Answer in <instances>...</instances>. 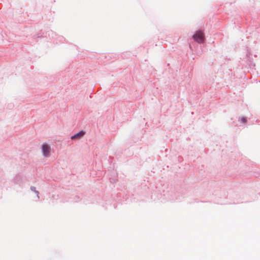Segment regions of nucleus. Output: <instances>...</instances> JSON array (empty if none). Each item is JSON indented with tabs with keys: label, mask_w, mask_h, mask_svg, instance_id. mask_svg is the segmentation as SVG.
<instances>
[{
	"label": "nucleus",
	"mask_w": 260,
	"mask_h": 260,
	"mask_svg": "<svg viewBox=\"0 0 260 260\" xmlns=\"http://www.w3.org/2000/svg\"><path fill=\"white\" fill-rule=\"evenodd\" d=\"M50 150L51 148L48 144H43L42 146V151L44 157H48L50 156Z\"/></svg>",
	"instance_id": "2"
},
{
	"label": "nucleus",
	"mask_w": 260,
	"mask_h": 260,
	"mask_svg": "<svg viewBox=\"0 0 260 260\" xmlns=\"http://www.w3.org/2000/svg\"><path fill=\"white\" fill-rule=\"evenodd\" d=\"M30 189L31 191H34L35 192V193L37 194V196L38 197V199L40 198V197H39V192L38 190H36V188L35 186H31L30 187Z\"/></svg>",
	"instance_id": "4"
},
{
	"label": "nucleus",
	"mask_w": 260,
	"mask_h": 260,
	"mask_svg": "<svg viewBox=\"0 0 260 260\" xmlns=\"http://www.w3.org/2000/svg\"><path fill=\"white\" fill-rule=\"evenodd\" d=\"M241 121L242 123H245L246 122V119L245 117H241Z\"/></svg>",
	"instance_id": "5"
},
{
	"label": "nucleus",
	"mask_w": 260,
	"mask_h": 260,
	"mask_svg": "<svg viewBox=\"0 0 260 260\" xmlns=\"http://www.w3.org/2000/svg\"><path fill=\"white\" fill-rule=\"evenodd\" d=\"M85 134V132L83 131H80L76 134L74 135L71 137V139L75 140V139H79L81 138Z\"/></svg>",
	"instance_id": "3"
},
{
	"label": "nucleus",
	"mask_w": 260,
	"mask_h": 260,
	"mask_svg": "<svg viewBox=\"0 0 260 260\" xmlns=\"http://www.w3.org/2000/svg\"><path fill=\"white\" fill-rule=\"evenodd\" d=\"M192 38L198 43H203L204 42V33L201 30L197 31L192 36Z\"/></svg>",
	"instance_id": "1"
}]
</instances>
